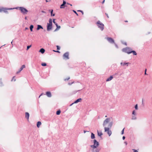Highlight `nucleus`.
<instances>
[{
    "mask_svg": "<svg viewBox=\"0 0 152 152\" xmlns=\"http://www.w3.org/2000/svg\"><path fill=\"white\" fill-rule=\"evenodd\" d=\"M25 117L28 120L29 116V114L28 113V112H26L25 113Z\"/></svg>",
    "mask_w": 152,
    "mask_h": 152,
    "instance_id": "13",
    "label": "nucleus"
},
{
    "mask_svg": "<svg viewBox=\"0 0 152 152\" xmlns=\"http://www.w3.org/2000/svg\"><path fill=\"white\" fill-rule=\"evenodd\" d=\"M89 132L88 131H86L85 130H84V133H86L87 132Z\"/></svg>",
    "mask_w": 152,
    "mask_h": 152,
    "instance_id": "51",
    "label": "nucleus"
},
{
    "mask_svg": "<svg viewBox=\"0 0 152 152\" xmlns=\"http://www.w3.org/2000/svg\"><path fill=\"white\" fill-rule=\"evenodd\" d=\"M49 23H48L52 24V19L51 18L49 19Z\"/></svg>",
    "mask_w": 152,
    "mask_h": 152,
    "instance_id": "29",
    "label": "nucleus"
},
{
    "mask_svg": "<svg viewBox=\"0 0 152 152\" xmlns=\"http://www.w3.org/2000/svg\"><path fill=\"white\" fill-rule=\"evenodd\" d=\"M91 138L92 139H94L95 138V135L94 133H92L91 134Z\"/></svg>",
    "mask_w": 152,
    "mask_h": 152,
    "instance_id": "22",
    "label": "nucleus"
},
{
    "mask_svg": "<svg viewBox=\"0 0 152 152\" xmlns=\"http://www.w3.org/2000/svg\"><path fill=\"white\" fill-rule=\"evenodd\" d=\"M114 45H115V47L117 48H118V45L115 43L114 42Z\"/></svg>",
    "mask_w": 152,
    "mask_h": 152,
    "instance_id": "42",
    "label": "nucleus"
},
{
    "mask_svg": "<svg viewBox=\"0 0 152 152\" xmlns=\"http://www.w3.org/2000/svg\"><path fill=\"white\" fill-rule=\"evenodd\" d=\"M48 11L49 12H50V13H51V16H54L55 15V14H53V10H49Z\"/></svg>",
    "mask_w": 152,
    "mask_h": 152,
    "instance_id": "18",
    "label": "nucleus"
},
{
    "mask_svg": "<svg viewBox=\"0 0 152 152\" xmlns=\"http://www.w3.org/2000/svg\"><path fill=\"white\" fill-rule=\"evenodd\" d=\"M110 118H106L103 122V126L104 127V132H107V134L110 136L112 134V131L111 130H110V128L113 124L112 122H110L108 124V127H106V125L108 124L110 121Z\"/></svg>",
    "mask_w": 152,
    "mask_h": 152,
    "instance_id": "1",
    "label": "nucleus"
},
{
    "mask_svg": "<svg viewBox=\"0 0 152 152\" xmlns=\"http://www.w3.org/2000/svg\"><path fill=\"white\" fill-rule=\"evenodd\" d=\"M34 28V26L33 25H31L30 26V29L31 31H33V28Z\"/></svg>",
    "mask_w": 152,
    "mask_h": 152,
    "instance_id": "26",
    "label": "nucleus"
},
{
    "mask_svg": "<svg viewBox=\"0 0 152 152\" xmlns=\"http://www.w3.org/2000/svg\"><path fill=\"white\" fill-rule=\"evenodd\" d=\"M2 11V8L0 9V12H1Z\"/></svg>",
    "mask_w": 152,
    "mask_h": 152,
    "instance_id": "54",
    "label": "nucleus"
},
{
    "mask_svg": "<svg viewBox=\"0 0 152 152\" xmlns=\"http://www.w3.org/2000/svg\"><path fill=\"white\" fill-rule=\"evenodd\" d=\"M125 138V137L124 136L122 137V139L123 140H124Z\"/></svg>",
    "mask_w": 152,
    "mask_h": 152,
    "instance_id": "49",
    "label": "nucleus"
},
{
    "mask_svg": "<svg viewBox=\"0 0 152 152\" xmlns=\"http://www.w3.org/2000/svg\"><path fill=\"white\" fill-rule=\"evenodd\" d=\"M55 19H53V22L55 24L56 26V25H57L58 24L56 23V22L55 21Z\"/></svg>",
    "mask_w": 152,
    "mask_h": 152,
    "instance_id": "30",
    "label": "nucleus"
},
{
    "mask_svg": "<svg viewBox=\"0 0 152 152\" xmlns=\"http://www.w3.org/2000/svg\"><path fill=\"white\" fill-rule=\"evenodd\" d=\"M94 144L91 145L92 148H94L97 147L99 145V143L97 140L94 139L93 140Z\"/></svg>",
    "mask_w": 152,
    "mask_h": 152,
    "instance_id": "2",
    "label": "nucleus"
},
{
    "mask_svg": "<svg viewBox=\"0 0 152 152\" xmlns=\"http://www.w3.org/2000/svg\"><path fill=\"white\" fill-rule=\"evenodd\" d=\"M135 109L136 110H137L138 109L137 104H136V105H135Z\"/></svg>",
    "mask_w": 152,
    "mask_h": 152,
    "instance_id": "33",
    "label": "nucleus"
},
{
    "mask_svg": "<svg viewBox=\"0 0 152 152\" xmlns=\"http://www.w3.org/2000/svg\"><path fill=\"white\" fill-rule=\"evenodd\" d=\"M31 46V45H28L27 47V50H28Z\"/></svg>",
    "mask_w": 152,
    "mask_h": 152,
    "instance_id": "34",
    "label": "nucleus"
},
{
    "mask_svg": "<svg viewBox=\"0 0 152 152\" xmlns=\"http://www.w3.org/2000/svg\"><path fill=\"white\" fill-rule=\"evenodd\" d=\"M104 1H105V0H104L102 2V4H103V3H104Z\"/></svg>",
    "mask_w": 152,
    "mask_h": 152,
    "instance_id": "55",
    "label": "nucleus"
},
{
    "mask_svg": "<svg viewBox=\"0 0 152 152\" xmlns=\"http://www.w3.org/2000/svg\"><path fill=\"white\" fill-rule=\"evenodd\" d=\"M105 15H106L107 16V18H109V17L108 16V14L106 13H105Z\"/></svg>",
    "mask_w": 152,
    "mask_h": 152,
    "instance_id": "46",
    "label": "nucleus"
},
{
    "mask_svg": "<svg viewBox=\"0 0 152 152\" xmlns=\"http://www.w3.org/2000/svg\"><path fill=\"white\" fill-rule=\"evenodd\" d=\"M43 29L42 27L40 25H37V30H38L40 29Z\"/></svg>",
    "mask_w": 152,
    "mask_h": 152,
    "instance_id": "17",
    "label": "nucleus"
},
{
    "mask_svg": "<svg viewBox=\"0 0 152 152\" xmlns=\"http://www.w3.org/2000/svg\"><path fill=\"white\" fill-rule=\"evenodd\" d=\"M42 94L40 95L39 96V98L40 97V96L42 95Z\"/></svg>",
    "mask_w": 152,
    "mask_h": 152,
    "instance_id": "59",
    "label": "nucleus"
},
{
    "mask_svg": "<svg viewBox=\"0 0 152 152\" xmlns=\"http://www.w3.org/2000/svg\"><path fill=\"white\" fill-rule=\"evenodd\" d=\"M107 39L110 43H114L115 42L114 40L110 37H107Z\"/></svg>",
    "mask_w": 152,
    "mask_h": 152,
    "instance_id": "8",
    "label": "nucleus"
},
{
    "mask_svg": "<svg viewBox=\"0 0 152 152\" xmlns=\"http://www.w3.org/2000/svg\"><path fill=\"white\" fill-rule=\"evenodd\" d=\"M96 23L98 27L102 31H103L104 29V24L99 20Z\"/></svg>",
    "mask_w": 152,
    "mask_h": 152,
    "instance_id": "3",
    "label": "nucleus"
},
{
    "mask_svg": "<svg viewBox=\"0 0 152 152\" xmlns=\"http://www.w3.org/2000/svg\"><path fill=\"white\" fill-rule=\"evenodd\" d=\"M131 52V53H132L134 55H137V53L134 50H132Z\"/></svg>",
    "mask_w": 152,
    "mask_h": 152,
    "instance_id": "25",
    "label": "nucleus"
},
{
    "mask_svg": "<svg viewBox=\"0 0 152 152\" xmlns=\"http://www.w3.org/2000/svg\"><path fill=\"white\" fill-rule=\"evenodd\" d=\"M56 47H57V50H59L60 49V47L59 46L57 45V46H56Z\"/></svg>",
    "mask_w": 152,
    "mask_h": 152,
    "instance_id": "35",
    "label": "nucleus"
},
{
    "mask_svg": "<svg viewBox=\"0 0 152 152\" xmlns=\"http://www.w3.org/2000/svg\"><path fill=\"white\" fill-rule=\"evenodd\" d=\"M77 11L80 12L82 13V14L83 15V12L81 10H77Z\"/></svg>",
    "mask_w": 152,
    "mask_h": 152,
    "instance_id": "41",
    "label": "nucleus"
},
{
    "mask_svg": "<svg viewBox=\"0 0 152 152\" xmlns=\"http://www.w3.org/2000/svg\"><path fill=\"white\" fill-rule=\"evenodd\" d=\"M132 150L134 151V152H138V151L136 150L133 149Z\"/></svg>",
    "mask_w": 152,
    "mask_h": 152,
    "instance_id": "43",
    "label": "nucleus"
},
{
    "mask_svg": "<svg viewBox=\"0 0 152 152\" xmlns=\"http://www.w3.org/2000/svg\"><path fill=\"white\" fill-rule=\"evenodd\" d=\"M47 28L48 31H50L52 28V24L47 23Z\"/></svg>",
    "mask_w": 152,
    "mask_h": 152,
    "instance_id": "6",
    "label": "nucleus"
},
{
    "mask_svg": "<svg viewBox=\"0 0 152 152\" xmlns=\"http://www.w3.org/2000/svg\"><path fill=\"white\" fill-rule=\"evenodd\" d=\"M124 128L122 130L121 132V134H123L124 133Z\"/></svg>",
    "mask_w": 152,
    "mask_h": 152,
    "instance_id": "36",
    "label": "nucleus"
},
{
    "mask_svg": "<svg viewBox=\"0 0 152 152\" xmlns=\"http://www.w3.org/2000/svg\"><path fill=\"white\" fill-rule=\"evenodd\" d=\"M41 124V123L40 121H38L37 122V127L39 128L40 126V125Z\"/></svg>",
    "mask_w": 152,
    "mask_h": 152,
    "instance_id": "21",
    "label": "nucleus"
},
{
    "mask_svg": "<svg viewBox=\"0 0 152 152\" xmlns=\"http://www.w3.org/2000/svg\"><path fill=\"white\" fill-rule=\"evenodd\" d=\"M92 149V151L93 152H99L100 150V148H97V147L95 148Z\"/></svg>",
    "mask_w": 152,
    "mask_h": 152,
    "instance_id": "9",
    "label": "nucleus"
},
{
    "mask_svg": "<svg viewBox=\"0 0 152 152\" xmlns=\"http://www.w3.org/2000/svg\"><path fill=\"white\" fill-rule=\"evenodd\" d=\"M128 63H122V62H121V65H123L124 66L125 65H126L127 66H128Z\"/></svg>",
    "mask_w": 152,
    "mask_h": 152,
    "instance_id": "24",
    "label": "nucleus"
},
{
    "mask_svg": "<svg viewBox=\"0 0 152 152\" xmlns=\"http://www.w3.org/2000/svg\"><path fill=\"white\" fill-rule=\"evenodd\" d=\"M136 115H133L132 116V119L133 120H135L136 119L137 117H136Z\"/></svg>",
    "mask_w": 152,
    "mask_h": 152,
    "instance_id": "23",
    "label": "nucleus"
},
{
    "mask_svg": "<svg viewBox=\"0 0 152 152\" xmlns=\"http://www.w3.org/2000/svg\"><path fill=\"white\" fill-rule=\"evenodd\" d=\"M14 78H15V77H13L12 79L11 80V81H12L13 80H14V81H15L16 80V79H15Z\"/></svg>",
    "mask_w": 152,
    "mask_h": 152,
    "instance_id": "38",
    "label": "nucleus"
},
{
    "mask_svg": "<svg viewBox=\"0 0 152 152\" xmlns=\"http://www.w3.org/2000/svg\"><path fill=\"white\" fill-rule=\"evenodd\" d=\"M74 83V82H72V83H68V84H69V85H72V83Z\"/></svg>",
    "mask_w": 152,
    "mask_h": 152,
    "instance_id": "48",
    "label": "nucleus"
},
{
    "mask_svg": "<svg viewBox=\"0 0 152 152\" xmlns=\"http://www.w3.org/2000/svg\"><path fill=\"white\" fill-rule=\"evenodd\" d=\"M25 67V66L24 65H22L21 67L20 68L19 70L17 72L16 74H18L20 73L23 69Z\"/></svg>",
    "mask_w": 152,
    "mask_h": 152,
    "instance_id": "11",
    "label": "nucleus"
},
{
    "mask_svg": "<svg viewBox=\"0 0 152 152\" xmlns=\"http://www.w3.org/2000/svg\"><path fill=\"white\" fill-rule=\"evenodd\" d=\"M11 43L12 44V41L11 42Z\"/></svg>",
    "mask_w": 152,
    "mask_h": 152,
    "instance_id": "64",
    "label": "nucleus"
},
{
    "mask_svg": "<svg viewBox=\"0 0 152 152\" xmlns=\"http://www.w3.org/2000/svg\"><path fill=\"white\" fill-rule=\"evenodd\" d=\"M118 72H116L113 75V76H116V75H118Z\"/></svg>",
    "mask_w": 152,
    "mask_h": 152,
    "instance_id": "37",
    "label": "nucleus"
},
{
    "mask_svg": "<svg viewBox=\"0 0 152 152\" xmlns=\"http://www.w3.org/2000/svg\"><path fill=\"white\" fill-rule=\"evenodd\" d=\"M113 76H110V77L109 78H108L106 80V81H110L111 80L113 79Z\"/></svg>",
    "mask_w": 152,
    "mask_h": 152,
    "instance_id": "14",
    "label": "nucleus"
},
{
    "mask_svg": "<svg viewBox=\"0 0 152 152\" xmlns=\"http://www.w3.org/2000/svg\"><path fill=\"white\" fill-rule=\"evenodd\" d=\"M73 11L75 14H76V15H78V14L77 13V12H76L74 10H73Z\"/></svg>",
    "mask_w": 152,
    "mask_h": 152,
    "instance_id": "40",
    "label": "nucleus"
},
{
    "mask_svg": "<svg viewBox=\"0 0 152 152\" xmlns=\"http://www.w3.org/2000/svg\"><path fill=\"white\" fill-rule=\"evenodd\" d=\"M64 6L65 7L66 6L65 5H64L63 4H62L61 5L60 8H64Z\"/></svg>",
    "mask_w": 152,
    "mask_h": 152,
    "instance_id": "28",
    "label": "nucleus"
},
{
    "mask_svg": "<svg viewBox=\"0 0 152 152\" xmlns=\"http://www.w3.org/2000/svg\"><path fill=\"white\" fill-rule=\"evenodd\" d=\"M146 70H147V69H145V75H147V74L146 73Z\"/></svg>",
    "mask_w": 152,
    "mask_h": 152,
    "instance_id": "44",
    "label": "nucleus"
},
{
    "mask_svg": "<svg viewBox=\"0 0 152 152\" xmlns=\"http://www.w3.org/2000/svg\"><path fill=\"white\" fill-rule=\"evenodd\" d=\"M144 104V102H143V99H142V104Z\"/></svg>",
    "mask_w": 152,
    "mask_h": 152,
    "instance_id": "52",
    "label": "nucleus"
},
{
    "mask_svg": "<svg viewBox=\"0 0 152 152\" xmlns=\"http://www.w3.org/2000/svg\"><path fill=\"white\" fill-rule=\"evenodd\" d=\"M97 134L100 137H101V136L103 134L101 131H99L97 130Z\"/></svg>",
    "mask_w": 152,
    "mask_h": 152,
    "instance_id": "15",
    "label": "nucleus"
},
{
    "mask_svg": "<svg viewBox=\"0 0 152 152\" xmlns=\"http://www.w3.org/2000/svg\"><path fill=\"white\" fill-rule=\"evenodd\" d=\"M41 65L42 66H45L47 65V64L45 63H42L41 64Z\"/></svg>",
    "mask_w": 152,
    "mask_h": 152,
    "instance_id": "31",
    "label": "nucleus"
},
{
    "mask_svg": "<svg viewBox=\"0 0 152 152\" xmlns=\"http://www.w3.org/2000/svg\"><path fill=\"white\" fill-rule=\"evenodd\" d=\"M25 30H27V29H28V28H27V27H26L25 28Z\"/></svg>",
    "mask_w": 152,
    "mask_h": 152,
    "instance_id": "57",
    "label": "nucleus"
},
{
    "mask_svg": "<svg viewBox=\"0 0 152 152\" xmlns=\"http://www.w3.org/2000/svg\"><path fill=\"white\" fill-rule=\"evenodd\" d=\"M14 8H2V11H3L4 12L7 13V10H11L13 9Z\"/></svg>",
    "mask_w": 152,
    "mask_h": 152,
    "instance_id": "10",
    "label": "nucleus"
},
{
    "mask_svg": "<svg viewBox=\"0 0 152 152\" xmlns=\"http://www.w3.org/2000/svg\"><path fill=\"white\" fill-rule=\"evenodd\" d=\"M70 79V77H68V78H66L64 80H68L69 79Z\"/></svg>",
    "mask_w": 152,
    "mask_h": 152,
    "instance_id": "45",
    "label": "nucleus"
},
{
    "mask_svg": "<svg viewBox=\"0 0 152 152\" xmlns=\"http://www.w3.org/2000/svg\"><path fill=\"white\" fill-rule=\"evenodd\" d=\"M45 50L43 48H42L40 49L39 50V52L41 53H42L43 54L45 52Z\"/></svg>",
    "mask_w": 152,
    "mask_h": 152,
    "instance_id": "19",
    "label": "nucleus"
},
{
    "mask_svg": "<svg viewBox=\"0 0 152 152\" xmlns=\"http://www.w3.org/2000/svg\"><path fill=\"white\" fill-rule=\"evenodd\" d=\"M25 20H26L27 19V17H25Z\"/></svg>",
    "mask_w": 152,
    "mask_h": 152,
    "instance_id": "61",
    "label": "nucleus"
},
{
    "mask_svg": "<svg viewBox=\"0 0 152 152\" xmlns=\"http://www.w3.org/2000/svg\"><path fill=\"white\" fill-rule=\"evenodd\" d=\"M66 4V1H65L64 0H63V4H64L65 5V4Z\"/></svg>",
    "mask_w": 152,
    "mask_h": 152,
    "instance_id": "39",
    "label": "nucleus"
},
{
    "mask_svg": "<svg viewBox=\"0 0 152 152\" xmlns=\"http://www.w3.org/2000/svg\"><path fill=\"white\" fill-rule=\"evenodd\" d=\"M55 51L56 52L58 53H60V51H59L58 50H57L56 51Z\"/></svg>",
    "mask_w": 152,
    "mask_h": 152,
    "instance_id": "56",
    "label": "nucleus"
},
{
    "mask_svg": "<svg viewBox=\"0 0 152 152\" xmlns=\"http://www.w3.org/2000/svg\"><path fill=\"white\" fill-rule=\"evenodd\" d=\"M56 26L57 28L56 29L54 30V31H58L61 28L60 26H58V24L57 25H56Z\"/></svg>",
    "mask_w": 152,
    "mask_h": 152,
    "instance_id": "20",
    "label": "nucleus"
},
{
    "mask_svg": "<svg viewBox=\"0 0 152 152\" xmlns=\"http://www.w3.org/2000/svg\"><path fill=\"white\" fill-rule=\"evenodd\" d=\"M45 1H46V2H48V0H45Z\"/></svg>",
    "mask_w": 152,
    "mask_h": 152,
    "instance_id": "60",
    "label": "nucleus"
},
{
    "mask_svg": "<svg viewBox=\"0 0 152 152\" xmlns=\"http://www.w3.org/2000/svg\"><path fill=\"white\" fill-rule=\"evenodd\" d=\"M67 4H69H69H69V3H67Z\"/></svg>",
    "mask_w": 152,
    "mask_h": 152,
    "instance_id": "63",
    "label": "nucleus"
},
{
    "mask_svg": "<svg viewBox=\"0 0 152 152\" xmlns=\"http://www.w3.org/2000/svg\"><path fill=\"white\" fill-rule=\"evenodd\" d=\"M132 114L133 115H136V113H135V111L134 110L132 111Z\"/></svg>",
    "mask_w": 152,
    "mask_h": 152,
    "instance_id": "32",
    "label": "nucleus"
},
{
    "mask_svg": "<svg viewBox=\"0 0 152 152\" xmlns=\"http://www.w3.org/2000/svg\"><path fill=\"white\" fill-rule=\"evenodd\" d=\"M132 49L128 47H126L122 49V51L127 53L128 54H129L131 53Z\"/></svg>",
    "mask_w": 152,
    "mask_h": 152,
    "instance_id": "4",
    "label": "nucleus"
},
{
    "mask_svg": "<svg viewBox=\"0 0 152 152\" xmlns=\"http://www.w3.org/2000/svg\"><path fill=\"white\" fill-rule=\"evenodd\" d=\"M61 112L60 110H58L57 111L56 113V114L57 115H59L60 114Z\"/></svg>",
    "mask_w": 152,
    "mask_h": 152,
    "instance_id": "27",
    "label": "nucleus"
},
{
    "mask_svg": "<svg viewBox=\"0 0 152 152\" xmlns=\"http://www.w3.org/2000/svg\"><path fill=\"white\" fill-rule=\"evenodd\" d=\"M123 44L126 45H127V44H126V42H124V43H123Z\"/></svg>",
    "mask_w": 152,
    "mask_h": 152,
    "instance_id": "50",
    "label": "nucleus"
},
{
    "mask_svg": "<svg viewBox=\"0 0 152 152\" xmlns=\"http://www.w3.org/2000/svg\"><path fill=\"white\" fill-rule=\"evenodd\" d=\"M124 143L125 144V145H127V142H124Z\"/></svg>",
    "mask_w": 152,
    "mask_h": 152,
    "instance_id": "53",
    "label": "nucleus"
},
{
    "mask_svg": "<svg viewBox=\"0 0 152 152\" xmlns=\"http://www.w3.org/2000/svg\"><path fill=\"white\" fill-rule=\"evenodd\" d=\"M41 12L42 13H46V12H45L43 10Z\"/></svg>",
    "mask_w": 152,
    "mask_h": 152,
    "instance_id": "47",
    "label": "nucleus"
},
{
    "mask_svg": "<svg viewBox=\"0 0 152 152\" xmlns=\"http://www.w3.org/2000/svg\"><path fill=\"white\" fill-rule=\"evenodd\" d=\"M19 10H20L21 12L23 14H26L28 12V10L23 7H19Z\"/></svg>",
    "mask_w": 152,
    "mask_h": 152,
    "instance_id": "5",
    "label": "nucleus"
},
{
    "mask_svg": "<svg viewBox=\"0 0 152 152\" xmlns=\"http://www.w3.org/2000/svg\"><path fill=\"white\" fill-rule=\"evenodd\" d=\"M69 53L68 52H66L64 53L63 55V57L64 59H68L69 58Z\"/></svg>",
    "mask_w": 152,
    "mask_h": 152,
    "instance_id": "7",
    "label": "nucleus"
},
{
    "mask_svg": "<svg viewBox=\"0 0 152 152\" xmlns=\"http://www.w3.org/2000/svg\"><path fill=\"white\" fill-rule=\"evenodd\" d=\"M46 95L48 97H51V94L50 92L48 91L46 92Z\"/></svg>",
    "mask_w": 152,
    "mask_h": 152,
    "instance_id": "12",
    "label": "nucleus"
},
{
    "mask_svg": "<svg viewBox=\"0 0 152 152\" xmlns=\"http://www.w3.org/2000/svg\"><path fill=\"white\" fill-rule=\"evenodd\" d=\"M82 99L81 98H79L77 99L74 102V103H77L79 102H80L81 101Z\"/></svg>",
    "mask_w": 152,
    "mask_h": 152,
    "instance_id": "16",
    "label": "nucleus"
},
{
    "mask_svg": "<svg viewBox=\"0 0 152 152\" xmlns=\"http://www.w3.org/2000/svg\"><path fill=\"white\" fill-rule=\"evenodd\" d=\"M125 22H128V21H127V20H125Z\"/></svg>",
    "mask_w": 152,
    "mask_h": 152,
    "instance_id": "62",
    "label": "nucleus"
},
{
    "mask_svg": "<svg viewBox=\"0 0 152 152\" xmlns=\"http://www.w3.org/2000/svg\"><path fill=\"white\" fill-rule=\"evenodd\" d=\"M75 103H74V102L73 103H72V104H71L70 105V106H72L73 104H75Z\"/></svg>",
    "mask_w": 152,
    "mask_h": 152,
    "instance_id": "58",
    "label": "nucleus"
}]
</instances>
